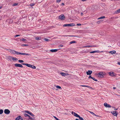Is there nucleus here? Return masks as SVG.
<instances>
[{
    "mask_svg": "<svg viewBox=\"0 0 120 120\" xmlns=\"http://www.w3.org/2000/svg\"><path fill=\"white\" fill-rule=\"evenodd\" d=\"M106 74L105 72L101 71L99 72L97 75H98L99 77L103 78V77L104 75Z\"/></svg>",
    "mask_w": 120,
    "mask_h": 120,
    "instance_id": "1",
    "label": "nucleus"
},
{
    "mask_svg": "<svg viewBox=\"0 0 120 120\" xmlns=\"http://www.w3.org/2000/svg\"><path fill=\"white\" fill-rule=\"evenodd\" d=\"M75 26V24L73 23H71L69 24H65L63 25L64 27H66L67 26Z\"/></svg>",
    "mask_w": 120,
    "mask_h": 120,
    "instance_id": "2",
    "label": "nucleus"
},
{
    "mask_svg": "<svg viewBox=\"0 0 120 120\" xmlns=\"http://www.w3.org/2000/svg\"><path fill=\"white\" fill-rule=\"evenodd\" d=\"M59 19L62 20H64L65 19V17L63 15H60L59 16Z\"/></svg>",
    "mask_w": 120,
    "mask_h": 120,
    "instance_id": "3",
    "label": "nucleus"
},
{
    "mask_svg": "<svg viewBox=\"0 0 120 120\" xmlns=\"http://www.w3.org/2000/svg\"><path fill=\"white\" fill-rule=\"evenodd\" d=\"M112 114L115 116H116L118 114L117 112L116 111H112L111 112Z\"/></svg>",
    "mask_w": 120,
    "mask_h": 120,
    "instance_id": "4",
    "label": "nucleus"
},
{
    "mask_svg": "<svg viewBox=\"0 0 120 120\" xmlns=\"http://www.w3.org/2000/svg\"><path fill=\"white\" fill-rule=\"evenodd\" d=\"M4 113L6 114H8L10 112V111L8 109H5L4 111Z\"/></svg>",
    "mask_w": 120,
    "mask_h": 120,
    "instance_id": "5",
    "label": "nucleus"
},
{
    "mask_svg": "<svg viewBox=\"0 0 120 120\" xmlns=\"http://www.w3.org/2000/svg\"><path fill=\"white\" fill-rule=\"evenodd\" d=\"M104 105L106 108H109L111 107V105L108 104L106 103H104Z\"/></svg>",
    "mask_w": 120,
    "mask_h": 120,
    "instance_id": "6",
    "label": "nucleus"
},
{
    "mask_svg": "<svg viewBox=\"0 0 120 120\" xmlns=\"http://www.w3.org/2000/svg\"><path fill=\"white\" fill-rule=\"evenodd\" d=\"M71 113L72 114L74 115L76 117H79L80 116L78 115L77 114L75 113V112H72Z\"/></svg>",
    "mask_w": 120,
    "mask_h": 120,
    "instance_id": "7",
    "label": "nucleus"
},
{
    "mask_svg": "<svg viewBox=\"0 0 120 120\" xmlns=\"http://www.w3.org/2000/svg\"><path fill=\"white\" fill-rule=\"evenodd\" d=\"M15 65L16 67H19L21 68L23 67L20 64H15Z\"/></svg>",
    "mask_w": 120,
    "mask_h": 120,
    "instance_id": "8",
    "label": "nucleus"
},
{
    "mask_svg": "<svg viewBox=\"0 0 120 120\" xmlns=\"http://www.w3.org/2000/svg\"><path fill=\"white\" fill-rule=\"evenodd\" d=\"M19 55H26V56H30L31 55L30 54L23 53L21 52L19 53Z\"/></svg>",
    "mask_w": 120,
    "mask_h": 120,
    "instance_id": "9",
    "label": "nucleus"
},
{
    "mask_svg": "<svg viewBox=\"0 0 120 120\" xmlns=\"http://www.w3.org/2000/svg\"><path fill=\"white\" fill-rule=\"evenodd\" d=\"M114 73L113 72H110L109 73V74L110 76H115V75H114Z\"/></svg>",
    "mask_w": 120,
    "mask_h": 120,
    "instance_id": "10",
    "label": "nucleus"
},
{
    "mask_svg": "<svg viewBox=\"0 0 120 120\" xmlns=\"http://www.w3.org/2000/svg\"><path fill=\"white\" fill-rule=\"evenodd\" d=\"M12 57V56H7L6 57L7 60H8L10 61L11 60Z\"/></svg>",
    "mask_w": 120,
    "mask_h": 120,
    "instance_id": "11",
    "label": "nucleus"
},
{
    "mask_svg": "<svg viewBox=\"0 0 120 120\" xmlns=\"http://www.w3.org/2000/svg\"><path fill=\"white\" fill-rule=\"evenodd\" d=\"M22 119V118L21 116H18L16 119V120H20Z\"/></svg>",
    "mask_w": 120,
    "mask_h": 120,
    "instance_id": "12",
    "label": "nucleus"
},
{
    "mask_svg": "<svg viewBox=\"0 0 120 120\" xmlns=\"http://www.w3.org/2000/svg\"><path fill=\"white\" fill-rule=\"evenodd\" d=\"M92 71L91 70H89L86 72V74L87 75H90L92 73Z\"/></svg>",
    "mask_w": 120,
    "mask_h": 120,
    "instance_id": "13",
    "label": "nucleus"
},
{
    "mask_svg": "<svg viewBox=\"0 0 120 120\" xmlns=\"http://www.w3.org/2000/svg\"><path fill=\"white\" fill-rule=\"evenodd\" d=\"M22 64L23 65H24L26 66L30 67V66L31 64H25V63H22Z\"/></svg>",
    "mask_w": 120,
    "mask_h": 120,
    "instance_id": "14",
    "label": "nucleus"
},
{
    "mask_svg": "<svg viewBox=\"0 0 120 120\" xmlns=\"http://www.w3.org/2000/svg\"><path fill=\"white\" fill-rule=\"evenodd\" d=\"M15 51L14 50L10 49V50L9 52L12 54H15Z\"/></svg>",
    "mask_w": 120,
    "mask_h": 120,
    "instance_id": "15",
    "label": "nucleus"
},
{
    "mask_svg": "<svg viewBox=\"0 0 120 120\" xmlns=\"http://www.w3.org/2000/svg\"><path fill=\"white\" fill-rule=\"evenodd\" d=\"M58 50L57 49H51L50 50V52H57Z\"/></svg>",
    "mask_w": 120,
    "mask_h": 120,
    "instance_id": "16",
    "label": "nucleus"
},
{
    "mask_svg": "<svg viewBox=\"0 0 120 120\" xmlns=\"http://www.w3.org/2000/svg\"><path fill=\"white\" fill-rule=\"evenodd\" d=\"M115 13L116 14H118L120 13V8L116 11L115 12Z\"/></svg>",
    "mask_w": 120,
    "mask_h": 120,
    "instance_id": "17",
    "label": "nucleus"
},
{
    "mask_svg": "<svg viewBox=\"0 0 120 120\" xmlns=\"http://www.w3.org/2000/svg\"><path fill=\"white\" fill-rule=\"evenodd\" d=\"M11 59L14 61L17 60H18V59L12 56V57Z\"/></svg>",
    "mask_w": 120,
    "mask_h": 120,
    "instance_id": "18",
    "label": "nucleus"
},
{
    "mask_svg": "<svg viewBox=\"0 0 120 120\" xmlns=\"http://www.w3.org/2000/svg\"><path fill=\"white\" fill-rule=\"evenodd\" d=\"M35 39L37 40H40L41 39V38L39 37H35Z\"/></svg>",
    "mask_w": 120,
    "mask_h": 120,
    "instance_id": "19",
    "label": "nucleus"
},
{
    "mask_svg": "<svg viewBox=\"0 0 120 120\" xmlns=\"http://www.w3.org/2000/svg\"><path fill=\"white\" fill-rule=\"evenodd\" d=\"M110 52L111 53V54H114L116 53V51L114 50Z\"/></svg>",
    "mask_w": 120,
    "mask_h": 120,
    "instance_id": "20",
    "label": "nucleus"
},
{
    "mask_svg": "<svg viewBox=\"0 0 120 120\" xmlns=\"http://www.w3.org/2000/svg\"><path fill=\"white\" fill-rule=\"evenodd\" d=\"M61 75L62 76H65L66 75V74L65 73L63 72H61L60 73Z\"/></svg>",
    "mask_w": 120,
    "mask_h": 120,
    "instance_id": "21",
    "label": "nucleus"
},
{
    "mask_svg": "<svg viewBox=\"0 0 120 120\" xmlns=\"http://www.w3.org/2000/svg\"><path fill=\"white\" fill-rule=\"evenodd\" d=\"M105 18V17L104 16L101 17L98 19H104Z\"/></svg>",
    "mask_w": 120,
    "mask_h": 120,
    "instance_id": "22",
    "label": "nucleus"
},
{
    "mask_svg": "<svg viewBox=\"0 0 120 120\" xmlns=\"http://www.w3.org/2000/svg\"><path fill=\"white\" fill-rule=\"evenodd\" d=\"M44 41H50V40L47 38H44Z\"/></svg>",
    "mask_w": 120,
    "mask_h": 120,
    "instance_id": "23",
    "label": "nucleus"
},
{
    "mask_svg": "<svg viewBox=\"0 0 120 120\" xmlns=\"http://www.w3.org/2000/svg\"><path fill=\"white\" fill-rule=\"evenodd\" d=\"M76 43V41H73L70 42V44H71L73 43Z\"/></svg>",
    "mask_w": 120,
    "mask_h": 120,
    "instance_id": "24",
    "label": "nucleus"
},
{
    "mask_svg": "<svg viewBox=\"0 0 120 120\" xmlns=\"http://www.w3.org/2000/svg\"><path fill=\"white\" fill-rule=\"evenodd\" d=\"M3 112V111L2 109H0V114H2Z\"/></svg>",
    "mask_w": 120,
    "mask_h": 120,
    "instance_id": "25",
    "label": "nucleus"
},
{
    "mask_svg": "<svg viewBox=\"0 0 120 120\" xmlns=\"http://www.w3.org/2000/svg\"><path fill=\"white\" fill-rule=\"evenodd\" d=\"M98 50H96V51H91L90 52V53H94L96 52H98Z\"/></svg>",
    "mask_w": 120,
    "mask_h": 120,
    "instance_id": "26",
    "label": "nucleus"
},
{
    "mask_svg": "<svg viewBox=\"0 0 120 120\" xmlns=\"http://www.w3.org/2000/svg\"><path fill=\"white\" fill-rule=\"evenodd\" d=\"M62 36H68V37H73V36H73V35H63Z\"/></svg>",
    "mask_w": 120,
    "mask_h": 120,
    "instance_id": "27",
    "label": "nucleus"
},
{
    "mask_svg": "<svg viewBox=\"0 0 120 120\" xmlns=\"http://www.w3.org/2000/svg\"><path fill=\"white\" fill-rule=\"evenodd\" d=\"M18 3H15L12 6H17L18 5Z\"/></svg>",
    "mask_w": 120,
    "mask_h": 120,
    "instance_id": "28",
    "label": "nucleus"
},
{
    "mask_svg": "<svg viewBox=\"0 0 120 120\" xmlns=\"http://www.w3.org/2000/svg\"><path fill=\"white\" fill-rule=\"evenodd\" d=\"M24 116H25L26 117H27V116L29 117V115H28L27 114H24Z\"/></svg>",
    "mask_w": 120,
    "mask_h": 120,
    "instance_id": "29",
    "label": "nucleus"
},
{
    "mask_svg": "<svg viewBox=\"0 0 120 120\" xmlns=\"http://www.w3.org/2000/svg\"><path fill=\"white\" fill-rule=\"evenodd\" d=\"M21 41H26V40L24 38H22L20 40Z\"/></svg>",
    "mask_w": 120,
    "mask_h": 120,
    "instance_id": "30",
    "label": "nucleus"
},
{
    "mask_svg": "<svg viewBox=\"0 0 120 120\" xmlns=\"http://www.w3.org/2000/svg\"><path fill=\"white\" fill-rule=\"evenodd\" d=\"M19 53H20V52H19L15 51V54H17V55H19Z\"/></svg>",
    "mask_w": 120,
    "mask_h": 120,
    "instance_id": "31",
    "label": "nucleus"
},
{
    "mask_svg": "<svg viewBox=\"0 0 120 120\" xmlns=\"http://www.w3.org/2000/svg\"><path fill=\"white\" fill-rule=\"evenodd\" d=\"M18 61L20 63H23L24 62V61L23 60H18Z\"/></svg>",
    "mask_w": 120,
    "mask_h": 120,
    "instance_id": "32",
    "label": "nucleus"
},
{
    "mask_svg": "<svg viewBox=\"0 0 120 120\" xmlns=\"http://www.w3.org/2000/svg\"><path fill=\"white\" fill-rule=\"evenodd\" d=\"M28 117H29V119H31L32 120H33L34 119V117H33V118H32L31 116H29Z\"/></svg>",
    "mask_w": 120,
    "mask_h": 120,
    "instance_id": "33",
    "label": "nucleus"
},
{
    "mask_svg": "<svg viewBox=\"0 0 120 120\" xmlns=\"http://www.w3.org/2000/svg\"><path fill=\"white\" fill-rule=\"evenodd\" d=\"M30 116H34V115L31 112H30V113L29 114Z\"/></svg>",
    "mask_w": 120,
    "mask_h": 120,
    "instance_id": "34",
    "label": "nucleus"
},
{
    "mask_svg": "<svg viewBox=\"0 0 120 120\" xmlns=\"http://www.w3.org/2000/svg\"><path fill=\"white\" fill-rule=\"evenodd\" d=\"M28 45L27 44H22V46H28Z\"/></svg>",
    "mask_w": 120,
    "mask_h": 120,
    "instance_id": "35",
    "label": "nucleus"
},
{
    "mask_svg": "<svg viewBox=\"0 0 120 120\" xmlns=\"http://www.w3.org/2000/svg\"><path fill=\"white\" fill-rule=\"evenodd\" d=\"M56 87L58 89H60L61 88V87L59 86H56Z\"/></svg>",
    "mask_w": 120,
    "mask_h": 120,
    "instance_id": "36",
    "label": "nucleus"
},
{
    "mask_svg": "<svg viewBox=\"0 0 120 120\" xmlns=\"http://www.w3.org/2000/svg\"><path fill=\"white\" fill-rule=\"evenodd\" d=\"M79 118L80 120H84L83 118L82 117H81L80 116Z\"/></svg>",
    "mask_w": 120,
    "mask_h": 120,
    "instance_id": "37",
    "label": "nucleus"
},
{
    "mask_svg": "<svg viewBox=\"0 0 120 120\" xmlns=\"http://www.w3.org/2000/svg\"><path fill=\"white\" fill-rule=\"evenodd\" d=\"M32 68L34 69H35L36 68V67L34 65H32Z\"/></svg>",
    "mask_w": 120,
    "mask_h": 120,
    "instance_id": "38",
    "label": "nucleus"
},
{
    "mask_svg": "<svg viewBox=\"0 0 120 120\" xmlns=\"http://www.w3.org/2000/svg\"><path fill=\"white\" fill-rule=\"evenodd\" d=\"M92 79H93L95 81H97V80L95 78H94L93 77H92Z\"/></svg>",
    "mask_w": 120,
    "mask_h": 120,
    "instance_id": "39",
    "label": "nucleus"
},
{
    "mask_svg": "<svg viewBox=\"0 0 120 120\" xmlns=\"http://www.w3.org/2000/svg\"><path fill=\"white\" fill-rule=\"evenodd\" d=\"M81 86H82V87H89V86H86V85H81Z\"/></svg>",
    "mask_w": 120,
    "mask_h": 120,
    "instance_id": "40",
    "label": "nucleus"
},
{
    "mask_svg": "<svg viewBox=\"0 0 120 120\" xmlns=\"http://www.w3.org/2000/svg\"><path fill=\"white\" fill-rule=\"evenodd\" d=\"M25 112H26L27 113L29 114L30 113V112L29 111H25Z\"/></svg>",
    "mask_w": 120,
    "mask_h": 120,
    "instance_id": "41",
    "label": "nucleus"
},
{
    "mask_svg": "<svg viewBox=\"0 0 120 120\" xmlns=\"http://www.w3.org/2000/svg\"><path fill=\"white\" fill-rule=\"evenodd\" d=\"M83 47H84V48H86V47L89 48V47H90V45H87V46H84Z\"/></svg>",
    "mask_w": 120,
    "mask_h": 120,
    "instance_id": "42",
    "label": "nucleus"
},
{
    "mask_svg": "<svg viewBox=\"0 0 120 120\" xmlns=\"http://www.w3.org/2000/svg\"><path fill=\"white\" fill-rule=\"evenodd\" d=\"M90 112L91 114H92L93 115H94L95 114L93 112L90 111Z\"/></svg>",
    "mask_w": 120,
    "mask_h": 120,
    "instance_id": "43",
    "label": "nucleus"
},
{
    "mask_svg": "<svg viewBox=\"0 0 120 120\" xmlns=\"http://www.w3.org/2000/svg\"><path fill=\"white\" fill-rule=\"evenodd\" d=\"M63 46V45H60L59 46V48H60V47H62Z\"/></svg>",
    "mask_w": 120,
    "mask_h": 120,
    "instance_id": "44",
    "label": "nucleus"
},
{
    "mask_svg": "<svg viewBox=\"0 0 120 120\" xmlns=\"http://www.w3.org/2000/svg\"><path fill=\"white\" fill-rule=\"evenodd\" d=\"M34 5V3L31 4H30V6H33Z\"/></svg>",
    "mask_w": 120,
    "mask_h": 120,
    "instance_id": "45",
    "label": "nucleus"
},
{
    "mask_svg": "<svg viewBox=\"0 0 120 120\" xmlns=\"http://www.w3.org/2000/svg\"><path fill=\"white\" fill-rule=\"evenodd\" d=\"M54 118L56 120H59L58 118H57L55 116H54Z\"/></svg>",
    "mask_w": 120,
    "mask_h": 120,
    "instance_id": "46",
    "label": "nucleus"
},
{
    "mask_svg": "<svg viewBox=\"0 0 120 120\" xmlns=\"http://www.w3.org/2000/svg\"><path fill=\"white\" fill-rule=\"evenodd\" d=\"M92 77H92L91 76V75H90V76H89L88 78L89 79L91 78V79H92Z\"/></svg>",
    "mask_w": 120,
    "mask_h": 120,
    "instance_id": "47",
    "label": "nucleus"
},
{
    "mask_svg": "<svg viewBox=\"0 0 120 120\" xmlns=\"http://www.w3.org/2000/svg\"><path fill=\"white\" fill-rule=\"evenodd\" d=\"M61 1V0H56V2H60Z\"/></svg>",
    "mask_w": 120,
    "mask_h": 120,
    "instance_id": "48",
    "label": "nucleus"
},
{
    "mask_svg": "<svg viewBox=\"0 0 120 120\" xmlns=\"http://www.w3.org/2000/svg\"><path fill=\"white\" fill-rule=\"evenodd\" d=\"M20 36V35H15V37H18L19 36Z\"/></svg>",
    "mask_w": 120,
    "mask_h": 120,
    "instance_id": "49",
    "label": "nucleus"
},
{
    "mask_svg": "<svg viewBox=\"0 0 120 120\" xmlns=\"http://www.w3.org/2000/svg\"><path fill=\"white\" fill-rule=\"evenodd\" d=\"M81 24L80 23H78L77 24V26H81Z\"/></svg>",
    "mask_w": 120,
    "mask_h": 120,
    "instance_id": "50",
    "label": "nucleus"
},
{
    "mask_svg": "<svg viewBox=\"0 0 120 120\" xmlns=\"http://www.w3.org/2000/svg\"><path fill=\"white\" fill-rule=\"evenodd\" d=\"M94 116H97V117H99V116L97 115H96V114H94Z\"/></svg>",
    "mask_w": 120,
    "mask_h": 120,
    "instance_id": "51",
    "label": "nucleus"
},
{
    "mask_svg": "<svg viewBox=\"0 0 120 120\" xmlns=\"http://www.w3.org/2000/svg\"><path fill=\"white\" fill-rule=\"evenodd\" d=\"M96 46L95 45H92V47H96Z\"/></svg>",
    "mask_w": 120,
    "mask_h": 120,
    "instance_id": "52",
    "label": "nucleus"
},
{
    "mask_svg": "<svg viewBox=\"0 0 120 120\" xmlns=\"http://www.w3.org/2000/svg\"><path fill=\"white\" fill-rule=\"evenodd\" d=\"M117 64H118L120 65V62H118Z\"/></svg>",
    "mask_w": 120,
    "mask_h": 120,
    "instance_id": "53",
    "label": "nucleus"
},
{
    "mask_svg": "<svg viewBox=\"0 0 120 120\" xmlns=\"http://www.w3.org/2000/svg\"><path fill=\"white\" fill-rule=\"evenodd\" d=\"M83 15V14L82 13H81V15H82V16Z\"/></svg>",
    "mask_w": 120,
    "mask_h": 120,
    "instance_id": "54",
    "label": "nucleus"
},
{
    "mask_svg": "<svg viewBox=\"0 0 120 120\" xmlns=\"http://www.w3.org/2000/svg\"><path fill=\"white\" fill-rule=\"evenodd\" d=\"M114 110H117V109H114Z\"/></svg>",
    "mask_w": 120,
    "mask_h": 120,
    "instance_id": "55",
    "label": "nucleus"
},
{
    "mask_svg": "<svg viewBox=\"0 0 120 120\" xmlns=\"http://www.w3.org/2000/svg\"><path fill=\"white\" fill-rule=\"evenodd\" d=\"M113 89H116V88L115 87H114L113 88Z\"/></svg>",
    "mask_w": 120,
    "mask_h": 120,
    "instance_id": "56",
    "label": "nucleus"
},
{
    "mask_svg": "<svg viewBox=\"0 0 120 120\" xmlns=\"http://www.w3.org/2000/svg\"><path fill=\"white\" fill-rule=\"evenodd\" d=\"M32 65L31 64L30 67L32 68Z\"/></svg>",
    "mask_w": 120,
    "mask_h": 120,
    "instance_id": "57",
    "label": "nucleus"
},
{
    "mask_svg": "<svg viewBox=\"0 0 120 120\" xmlns=\"http://www.w3.org/2000/svg\"><path fill=\"white\" fill-rule=\"evenodd\" d=\"M2 8V6L0 7V9L1 8Z\"/></svg>",
    "mask_w": 120,
    "mask_h": 120,
    "instance_id": "58",
    "label": "nucleus"
},
{
    "mask_svg": "<svg viewBox=\"0 0 120 120\" xmlns=\"http://www.w3.org/2000/svg\"><path fill=\"white\" fill-rule=\"evenodd\" d=\"M90 47H92V45H90Z\"/></svg>",
    "mask_w": 120,
    "mask_h": 120,
    "instance_id": "59",
    "label": "nucleus"
},
{
    "mask_svg": "<svg viewBox=\"0 0 120 120\" xmlns=\"http://www.w3.org/2000/svg\"><path fill=\"white\" fill-rule=\"evenodd\" d=\"M62 4L63 5H64V4L63 3H62Z\"/></svg>",
    "mask_w": 120,
    "mask_h": 120,
    "instance_id": "60",
    "label": "nucleus"
},
{
    "mask_svg": "<svg viewBox=\"0 0 120 120\" xmlns=\"http://www.w3.org/2000/svg\"><path fill=\"white\" fill-rule=\"evenodd\" d=\"M75 120H79V119H75Z\"/></svg>",
    "mask_w": 120,
    "mask_h": 120,
    "instance_id": "61",
    "label": "nucleus"
},
{
    "mask_svg": "<svg viewBox=\"0 0 120 120\" xmlns=\"http://www.w3.org/2000/svg\"><path fill=\"white\" fill-rule=\"evenodd\" d=\"M20 120H23V119H21V120H20Z\"/></svg>",
    "mask_w": 120,
    "mask_h": 120,
    "instance_id": "62",
    "label": "nucleus"
}]
</instances>
